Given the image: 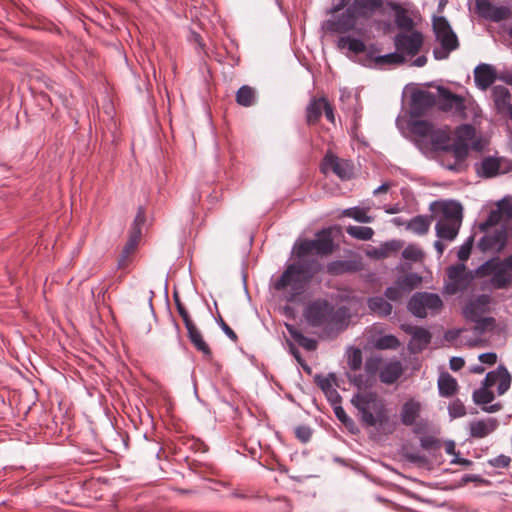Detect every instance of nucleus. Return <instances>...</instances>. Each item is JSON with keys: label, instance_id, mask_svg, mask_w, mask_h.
Returning <instances> with one entry per match:
<instances>
[{"label": "nucleus", "instance_id": "1", "mask_svg": "<svg viewBox=\"0 0 512 512\" xmlns=\"http://www.w3.org/2000/svg\"><path fill=\"white\" fill-rule=\"evenodd\" d=\"M321 269L322 265L317 259H298L286 267L274 283V288L281 292L287 302H298L308 284Z\"/></svg>", "mask_w": 512, "mask_h": 512}, {"label": "nucleus", "instance_id": "2", "mask_svg": "<svg viewBox=\"0 0 512 512\" xmlns=\"http://www.w3.org/2000/svg\"><path fill=\"white\" fill-rule=\"evenodd\" d=\"M303 316L312 327H319L327 337L337 335L345 327V316L342 311L335 310L326 300H315L304 309Z\"/></svg>", "mask_w": 512, "mask_h": 512}, {"label": "nucleus", "instance_id": "3", "mask_svg": "<svg viewBox=\"0 0 512 512\" xmlns=\"http://www.w3.org/2000/svg\"><path fill=\"white\" fill-rule=\"evenodd\" d=\"M351 404L357 409L360 421L368 427H381L389 420L384 399L373 391L353 395Z\"/></svg>", "mask_w": 512, "mask_h": 512}, {"label": "nucleus", "instance_id": "4", "mask_svg": "<svg viewBox=\"0 0 512 512\" xmlns=\"http://www.w3.org/2000/svg\"><path fill=\"white\" fill-rule=\"evenodd\" d=\"M412 131L420 137V145L429 156L437 158L441 153L448 152V131L446 128H438L426 120H417L412 124Z\"/></svg>", "mask_w": 512, "mask_h": 512}, {"label": "nucleus", "instance_id": "5", "mask_svg": "<svg viewBox=\"0 0 512 512\" xmlns=\"http://www.w3.org/2000/svg\"><path fill=\"white\" fill-rule=\"evenodd\" d=\"M434 90L419 89L412 93L410 113L412 117H421L434 109L448 111V89L442 86L432 87Z\"/></svg>", "mask_w": 512, "mask_h": 512}, {"label": "nucleus", "instance_id": "6", "mask_svg": "<svg viewBox=\"0 0 512 512\" xmlns=\"http://www.w3.org/2000/svg\"><path fill=\"white\" fill-rule=\"evenodd\" d=\"M511 380V375L506 367L499 365L496 370L486 374L482 387L473 392V401L478 405L491 403L494 400V393L489 388L498 383L497 392L499 395H503L510 388Z\"/></svg>", "mask_w": 512, "mask_h": 512}, {"label": "nucleus", "instance_id": "7", "mask_svg": "<svg viewBox=\"0 0 512 512\" xmlns=\"http://www.w3.org/2000/svg\"><path fill=\"white\" fill-rule=\"evenodd\" d=\"M473 138H475V128L470 124H463L455 130L454 142L450 144V152L455 162L450 164V171L462 172L467 169L466 159Z\"/></svg>", "mask_w": 512, "mask_h": 512}, {"label": "nucleus", "instance_id": "8", "mask_svg": "<svg viewBox=\"0 0 512 512\" xmlns=\"http://www.w3.org/2000/svg\"><path fill=\"white\" fill-rule=\"evenodd\" d=\"M334 250L331 229H323L316 234L313 240H304L296 247V255L299 259H307L306 256L315 253L317 255H329Z\"/></svg>", "mask_w": 512, "mask_h": 512}, {"label": "nucleus", "instance_id": "9", "mask_svg": "<svg viewBox=\"0 0 512 512\" xmlns=\"http://www.w3.org/2000/svg\"><path fill=\"white\" fill-rule=\"evenodd\" d=\"M443 306L441 298L435 293L417 292L408 302L409 311L419 318L438 313Z\"/></svg>", "mask_w": 512, "mask_h": 512}, {"label": "nucleus", "instance_id": "10", "mask_svg": "<svg viewBox=\"0 0 512 512\" xmlns=\"http://www.w3.org/2000/svg\"><path fill=\"white\" fill-rule=\"evenodd\" d=\"M423 44V36L418 31L400 33L395 37L396 50L405 57L415 56Z\"/></svg>", "mask_w": 512, "mask_h": 512}, {"label": "nucleus", "instance_id": "11", "mask_svg": "<svg viewBox=\"0 0 512 512\" xmlns=\"http://www.w3.org/2000/svg\"><path fill=\"white\" fill-rule=\"evenodd\" d=\"M321 170L326 173L331 170L342 180H349L353 176V165L332 153H327L322 161Z\"/></svg>", "mask_w": 512, "mask_h": 512}, {"label": "nucleus", "instance_id": "12", "mask_svg": "<svg viewBox=\"0 0 512 512\" xmlns=\"http://www.w3.org/2000/svg\"><path fill=\"white\" fill-rule=\"evenodd\" d=\"M433 32L436 40L440 43V48H435L433 53L436 59H445L448 57V21L444 16L433 15Z\"/></svg>", "mask_w": 512, "mask_h": 512}, {"label": "nucleus", "instance_id": "13", "mask_svg": "<svg viewBox=\"0 0 512 512\" xmlns=\"http://www.w3.org/2000/svg\"><path fill=\"white\" fill-rule=\"evenodd\" d=\"M430 210L431 218L437 220V236L440 239H448V201H435L430 204Z\"/></svg>", "mask_w": 512, "mask_h": 512}, {"label": "nucleus", "instance_id": "14", "mask_svg": "<svg viewBox=\"0 0 512 512\" xmlns=\"http://www.w3.org/2000/svg\"><path fill=\"white\" fill-rule=\"evenodd\" d=\"M508 243V233L505 228L495 230L492 234H485L479 241L478 247L481 251H495L500 253Z\"/></svg>", "mask_w": 512, "mask_h": 512}, {"label": "nucleus", "instance_id": "15", "mask_svg": "<svg viewBox=\"0 0 512 512\" xmlns=\"http://www.w3.org/2000/svg\"><path fill=\"white\" fill-rule=\"evenodd\" d=\"M475 5L479 16L494 22L504 20L510 15L509 8L495 7L488 0H476Z\"/></svg>", "mask_w": 512, "mask_h": 512}, {"label": "nucleus", "instance_id": "16", "mask_svg": "<svg viewBox=\"0 0 512 512\" xmlns=\"http://www.w3.org/2000/svg\"><path fill=\"white\" fill-rule=\"evenodd\" d=\"M497 78L496 69L490 64L481 63L474 69L475 84L483 91L487 90Z\"/></svg>", "mask_w": 512, "mask_h": 512}, {"label": "nucleus", "instance_id": "17", "mask_svg": "<svg viewBox=\"0 0 512 512\" xmlns=\"http://www.w3.org/2000/svg\"><path fill=\"white\" fill-rule=\"evenodd\" d=\"M357 18L359 17L349 6L337 19L328 22V29L336 33H346L355 27Z\"/></svg>", "mask_w": 512, "mask_h": 512}, {"label": "nucleus", "instance_id": "18", "mask_svg": "<svg viewBox=\"0 0 512 512\" xmlns=\"http://www.w3.org/2000/svg\"><path fill=\"white\" fill-rule=\"evenodd\" d=\"M512 206V203L501 200L498 203V209L491 210L487 219L479 224V230L481 232H486L490 227L497 225L501 220L502 216L505 215L508 218V214L506 209Z\"/></svg>", "mask_w": 512, "mask_h": 512}, {"label": "nucleus", "instance_id": "19", "mask_svg": "<svg viewBox=\"0 0 512 512\" xmlns=\"http://www.w3.org/2000/svg\"><path fill=\"white\" fill-rule=\"evenodd\" d=\"M403 374V366L400 361H391L381 368L379 379L384 384H393Z\"/></svg>", "mask_w": 512, "mask_h": 512}, {"label": "nucleus", "instance_id": "20", "mask_svg": "<svg viewBox=\"0 0 512 512\" xmlns=\"http://www.w3.org/2000/svg\"><path fill=\"white\" fill-rule=\"evenodd\" d=\"M497 426L498 421L494 418L474 421L470 424V435L473 438H484L491 434L497 428Z\"/></svg>", "mask_w": 512, "mask_h": 512}, {"label": "nucleus", "instance_id": "21", "mask_svg": "<svg viewBox=\"0 0 512 512\" xmlns=\"http://www.w3.org/2000/svg\"><path fill=\"white\" fill-rule=\"evenodd\" d=\"M501 169V160L500 157L488 156L485 157L479 167H476V171L478 175L483 178H493L497 176Z\"/></svg>", "mask_w": 512, "mask_h": 512}, {"label": "nucleus", "instance_id": "22", "mask_svg": "<svg viewBox=\"0 0 512 512\" xmlns=\"http://www.w3.org/2000/svg\"><path fill=\"white\" fill-rule=\"evenodd\" d=\"M511 97L509 89L505 86L496 85L492 88L493 102L499 113L505 112L510 106Z\"/></svg>", "mask_w": 512, "mask_h": 512}, {"label": "nucleus", "instance_id": "23", "mask_svg": "<svg viewBox=\"0 0 512 512\" xmlns=\"http://www.w3.org/2000/svg\"><path fill=\"white\" fill-rule=\"evenodd\" d=\"M463 219V207L460 202L450 200V241L458 234Z\"/></svg>", "mask_w": 512, "mask_h": 512}, {"label": "nucleus", "instance_id": "24", "mask_svg": "<svg viewBox=\"0 0 512 512\" xmlns=\"http://www.w3.org/2000/svg\"><path fill=\"white\" fill-rule=\"evenodd\" d=\"M382 6V0H354L351 8L358 17H367Z\"/></svg>", "mask_w": 512, "mask_h": 512}, {"label": "nucleus", "instance_id": "25", "mask_svg": "<svg viewBox=\"0 0 512 512\" xmlns=\"http://www.w3.org/2000/svg\"><path fill=\"white\" fill-rule=\"evenodd\" d=\"M187 336L190 339L193 346L198 351L203 353V355L206 358L211 359L212 351H211L210 347L208 346V344L204 341L203 336L196 325L187 329Z\"/></svg>", "mask_w": 512, "mask_h": 512}, {"label": "nucleus", "instance_id": "26", "mask_svg": "<svg viewBox=\"0 0 512 512\" xmlns=\"http://www.w3.org/2000/svg\"><path fill=\"white\" fill-rule=\"evenodd\" d=\"M503 265L512 266V256H508L502 261L498 258L487 260L481 266H479L477 269V274L481 277L493 276L496 270Z\"/></svg>", "mask_w": 512, "mask_h": 512}, {"label": "nucleus", "instance_id": "27", "mask_svg": "<svg viewBox=\"0 0 512 512\" xmlns=\"http://www.w3.org/2000/svg\"><path fill=\"white\" fill-rule=\"evenodd\" d=\"M325 98H313L306 108V119L309 125L316 124L321 118L325 107Z\"/></svg>", "mask_w": 512, "mask_h": 512}, {"label": "nucleus", "instance_id": "28", "mask_svg": "<svg viewBox=\"0 0 512 512\" xmlns=\"http://www.w3.org/2000/svg\"><path fill=\"white\" fill-rule=\"evenodd\" d=\"M337 47L341 50L348 49L355 55L364 53L366 51L365 43L357 38L351 36H342L337 41Z\"/></svg>", "mask_w": 512, "mask_h": 512}, {"label": "nucleus", "instance_id": "29", "mask_svg": "<svg viewBox=\"0 0 512 512\" xmlns=\"http://www.w3.org/2000/svg\"><path fill=\"white\" fill-rule=\"evenodd\" d=\"M421 406L418 402L410 400L406 402L401 410L402 423L411 426L419 416Z\"/></svg>", "mask_w": 512, "mask_h": 512}, {"label": "nucleus", "instance_id": "30", "mask_svg": "<svg viewBox=\"0 0 512 512\" xmlns=\"http://www.w3.org/2000/svg\"><path fill=\"white\" fill-rule=\"evenodd\" d=\"M403 247V243L399 240H391L382 244L379 248L373 249L370 255L377 259H385L393 253L399 251Z\"/></svg>", "mask_w": 512, "mask_h": 512}, {"label": "nucleus", "instance_id": "31", "mask_svg": "<svg viewBox=\"0 0 512 512\" xmlns=\"http://www.w3.org/2000/svg\"><path fill=\"white\" fill-rule=\"evenodd\" d=\"M286 328L290 334V336L304 349L308 351H314L317 348V342L312 339L306 337L304 334H302L296 327H294L291 324H286Z\"/></svg>", "mask_w": 512, "mask_h": 512}, {"label": "nucleus", "instance_id": "32", "mask_svg": "<svg viewBox=\"0 0 512 512\" xmlns=\"http://www.w3.org/2000/svg\"><path fill=\"white\" fill-rule=\"evenodd\" d=\"M389 6L395 12L396 25L401 29H412L413 20L408 16L407 11L394 2H389Z\"/></svg>", "mask_w": 512, "mask_h": 512}, {"label": "nucleus", "instance_id": "33", "mask_svg": "<svg viewBox=\"0 0 512 512\" xmlns=\"http://www.w3.org/2000/svg\"><path fill=\"white\" fill-rule=\"evenodd\" d=\"M256 101V91L248 85L240 87L236 93V102L241 106L250 107L253 106Z\"/></svg>", "mask_w": 512, "mask_h": 512}, {"label": "nucleus", "instance_id": "34", "mask_svg": "<svg viewBox=\"0 0 512 512\" xmlns=\"http://www.w3.org/2000/svg\"><path fill=\"white\" fill-rule=\"evenodd\" d=\"M430 338L431 335L427 330L415 327L413 328L412 340L409 346L412 350L420 351L430 342Z\"/></svg>", "mask_w": 512, "mask_h": 512}, {"label": "nucleus", "instance_id": "35", "mask_svg": "<svg viewBox=\"0 0 512 512\" xmlns=\"http://www.w3.org/2000/svg\"><path fill=\"white\" fill-rule=\"evenodd\" d=\"M368 307L379 316H388L392 312V305L380 296L369 298Z\"/></svg>", "mask_w": 512, "mask_h": 512}, {"label": "nucleus", "instance_id": "36", "mask_svg": "<svg viewBox=\"0 0 512 512\" xmlns=\"http://www.w3.org/2000/svg\"><path fill=\"white\" fill-rule=\"evenodd\" d=\"M512 269V266H500L491 278V284L496 289H505L511 282V278L508 275V270Z\"/></svg>", "mask_w": 512, "mask_h": 512}, {"label": "nucleus", "instance_id": "37", "mask_svg": "<svg viewBox=\"0 0 512 512\" xmlns=\"http://www.w3.org/2000/svg\"><path fill=\"white\" fill-rule=\"evenodd\" d=\"M486 304L485 296L482 295L474 301L469 302L464 308L465 316L472 320L478 321L482 313V307Z\"/></svg>", "mask_w": 512, "mask_h": 512}, {"label": "nucleus", "instance_id": "38", "mask_svg": "<svg viewBox=\"0 0 512 512\" xmlns=\"http://www.w3.org/2000/svg\"><path fill=\"white\" fill-rule=\"evenodd\" d=\"M430 221L427 217L416 216L407 224V229L418 235H424L428 232Z\"/></svg>", "mask_w": 512, "mask_h": 512}, {"label": "nucleus", "instance_id": "39", "mask_svg": "<svg viewBox=\"0 0 512 512\" xmlns=\"http://www.w3.org/2000/svg\"><path fill=\"white\" fill-rule=\"evenodd\" d=\"M422 282V277L416 273H409L397 280V285L400 286L404 291H411L418 287Z\"/></svg>", "mask_w": 512, "mask_h": 512}, {"label": "nucleus", "instance_id": "40", "mask_svg": "<svg viewBox=\"0 0 512 512\" xmlns=\"http://www.w3.org/2000/svg\"><path fill=\"white\" fill-rule=\"evenodd\" d=\"M453 110L460 118H466V99L450 92V111Z\"/></svg>", "mask_w": 512, "mask_h": 512}, {"label": "nucleus", "instance_id": "41", "mask_svg": "<svg viewBox=\"0 0 512 512\" xmlns=\"http://www.w3.org/2000/svg\"><path fill=\"white\" fill-rule=\"evenodd\" d=\"M346 232L350 236L360 240H370L374 235L373 229L365 226H348Z\"/></svg>", "mask_w": 512, "mask_h": 512}, {"label": "nucleus", "instance_id": "42", "mask_svg": "<svg viewBox=\"0 0 512 512\" xmlns=\"http://www.w3.org/2000/svg\"><path fill=\"white\" fill-rule=\"evenodd\" d=\"M402 257L405 260L419 262L422 261L424 257V252L421 248L415 244L408 245L402 252Z\"/></svg>", "mask_w": 512, "mask_h": 512}, {"label": "nucleus", "instance_id": "43", "mask_svg": "<svg viewBox=\"0 0 512 512\" xmlns=\"http://www.w3.org/2000/svg\"><path fill=\"white\" fill-rule=\"evenodd\" d=\"M403 62H405V57L401 55L397 50L394 53L378 56L375 58V63L377 65H393L401 64Z\"/></svg>", "mask_w": 512, "mask_h": 512}, {"label": "nucleus", "instance_id": "44", "mask_svg": "<svg viewBox=\"0 0 512 512\" xmlns=\"http://www.w3.org/2000/svg\"><path fill=\"white\" fill-rule=\"evenodd\" d=\"M400 345L399 340L393 335H385L378 338L375 342L377 349H396Z\"/></svg>", "mask_w": 512, "mask_h": 512}, {"label": "nucleus", "instance_id": "45", "mask_svg": "<svg viewBox=\"0 0 512 512\" xmlns=\"http://www.w3.org/2000/svg\"><path fill=\"white\" fill-rule=\"evenodd\" d=\"M350 271V263L346 261H333L327 265V273L330 275H340Z\"/></svg>", "mask_w": 512, "mask_h": 512}, {"label": "nucleus", "instance_id": "46", "mask_svg": "<svg viewBox=\"0 0 512 512\" xmlns=\"http://www.w3.org/2000/svg\"><path fill=\"white\" fill-rule=\"evenodd\" d=\"M383 367V362L380 357L372 356L365 361V371L370 375H375L377 372L380 373Z\"/></svg>", "mask_w": 512, "mask_h": 512}, {"label": "nucleus", "instance_id": "47", "mask_svg": "<svg viewBox=\"0 0 512 512\" xmlns=\"http://www.w3.org/2000/svg\"><path fill=\"white\" fill-rule=\"evenodd\" d=\"M136 246H134L132 243H126L120 257L118 259V267L121 269H124L128 266L130 262V255L135 251Z\"/></svg>", "mask_w": 512, "mask_h": 512}, {"label": "nucleus", "instance_id": "48", "mask_svg": "<svg viewBox=\"0 0 512 512\" xmlns=\"http://www.w3.org/2000/svg\"><path fill=\"white\" fill-rule=\"evenodd\" d=\"M422 448L428 451H436L440 449V441L432 435H423L420 437Z\"/></svg>", "mask_w": 512, "mask_h": 512}, {"label": "nucleus", "instance_id": "49", "mask_svg": "<svg viewBox=\"0 0 512 512\" xmlns=\"http://www.w3.org/2000/svg\"><path fill=\"white\" fill-rule=\"evenodd\" d=\"M344 215L355 219L361 223H369L371 222V217L366 214V212L359 208H350L345 210Z\"/></svg>", "mask_w": 512, "mask_h": 512}, {"label": "nucleus", "instance_id": "50", "mask_svg": "<svg viewBox=\"0 0 512 512\" xmlns=\"http://www.w3.org/2000/svg\"><path fill=\"white\" fill-rule=\"evenodd\" d=\"M348 365L351 370L357 371L362 366V352L359 348H355L351 351L348 357Z\"/></svg>", "mask_w": 512, "mask_h": 512}, {"label": "nucleus", "instance_id": "51", "mask_svg": "<svg viewBox=\"0 0 512 512\" xmlns=\"http://www.w3.org/2000/svg\"><path fill=\"white\" fill-rule=\"evenodd\" d=\"M405 458L414 464H417L419 467H426L429 464L426 456L420 454L419 452H406Z\"/></svg>", "mask_w": 512, "mask_h": 512}, {"label": "nucleus", "instance_id": "52", "mask_svg": "<svg viewBox=\"0 0 512 512\" xmlns=\"http://www.w3.org/2000/svg\"><path fill=\"white\" fill-rule=\"evenodd\" d=\"M450 455L453 456V458L450 459V464H459L464 467H470L473 464L471 460L461 458L459 454L455 452V443L453 441H450Z\"/></svg>", "mask_w": 512, "mask_h": 512}, {"label": "nucleus", "instance_id": "53", "mask_svg": "<svg viewBox=\"0 0 512 512\" xmlns=\"http://www.w3.org/2000/svg\"><path fill=\"white\" fill-rule=\"evenodd\" d=\"M473 241V237H469L458 250L457 255L460 261H466L469 258L473 246Z\"/></svg>", "mask_w": 512, "mask_h": 512}, {"label": "nucleus", "instance_id": "54", "mask_svg": "<svg viewBox=\"0 0 512 512\" xmlns=\"http://www.w3.org/2000/svg\"><path fill=\"white\" fill-rule=\"evenodd\" d=\"M317 384L326 395L334 394L336 399H340L339 393L333 388L329 378H321L317 381Z\"/></svg>", "mask_w": 512, "mask_h": 512}, {"label": "nucleus", "instance_id": "55", "mask_svg": "<svg viewBox=\"0 0 512 512\" xmlns=\"http://www.w3.org/2000/svg\"><path fill=\"white\" fill-rule=\"evenodd\" d=\"M489 465L495 468H508L511 463V458L507 455L501 454L495 458L488 460Z\"/></svg>", "mask_w": 512, "mask_h": 512}, {"label": "nucleus", "instance_id": "56", "mask_svg": "<svg viewBox=\"0 0 512 512\" xmlns=\"http://www.w3.org/2000/svg\"><path fill=\"white\" fill-rule=\"evenodd\" d=\"M466 414V408L460 400H455L450 405V417L457 418L462 417Z\"/></svg>", "mask_w": 512, "mask_h": 512}, {"label": "nucleus", "instance_id": "57", "mask_svg": "<svg viewBox=\"0 0 512 512\" xmlns=\"http://www.w3.org/2000/svg\"><path fill=\"white\" fill-rule=\"evenodd\" d=\"M295 435L301 442L306 443L310 440L312 432L307 426H298L295 428Z\"/></svg>", "mask_w": 512, "mask_h": 512}, {"label": "nucleus", "instance_id": "58", "mask_svg": "<svg viewBox=\"0 0 512 512\" xmlns=\"http://www.w3.org/2000/svg\"><path fill=\"white\" fill-rule=\"evenodd\" d=\"M403 291L404 290L402 288H400L399 285L394 286V287H389L385 291V296L391 301H398L402 298Z\"/></svg>", "mask_w": 512, "mask_h": 512}, {"label": "nucleus", "instance_id": "59", "mask_svg": "<svg viewBox=\"0 0 512 512\" xmlns=\"http://www.w3.org/2000/svg\"><path fill=\"white\" fill-rule=\"evenodd\" d=\"M177 311H178L179 315L181 316L186 329H189V328L195 326V323L191 319V316L184 305L178 304Z\"/></svg>", "mask_w": 512, "mask_h": 512}, {"label": "nucleus", "instance_id": "60", "mask_svg": "<svg viewBox=\"0 0 512 512\" xmlns=\"http://www.w3.org/2000/svg\"><path fill=\"white\" fill-rule=\"evenodd\" d=\"M218 324L222 328L223 332L230 338L233 342H237L238 336L237 334L229 327V325L223 320L221 316H218Z\"/></svg>", "mask_w": 512, "mask_h": 512}, {"label": "nucleus", "instance_id": "61", "mask_svg": "<svg viewBox=\"0 0 512 512\" xmlns=\"http://www.w3.org/2000/svg\"><path fill=\"white\" fill-rule=\"evenodd\" d=\"M413 425H414V428H413L414 433L421 435V436L426 435V433H428L431 430L430 424L424 420L415 421V423Z\"/></svg>", "mask_w": 512, "mask_h": 512}, {"label": "nucleus", "instance_id": "62", "mask_svg": "<svg viewBox=\"0 0 512 512\" xmlns=\"http://www.w3.org/2000/svg\"><path fill=\"white\" fill-rule=\"evenodd\" d=\"M439 392L443 397H448V373H442L438 381Z\"/></svg>", "mask_w": 512, "mask_h": 512}, {"label": "nucleus", "instance_id": "63", "mask_svg": "<svg viewBox=\"0 0 512 512\" xmlns=\"http://www.w3.org/2000/svg\"><path fill=\"white\" fill-rule=\"evenodd\" d=\"M479 360L483 364L494 365L497 362V355L494 352L483 353L479 356Z\"/></svg>", "mask_w": 512, "mask_h": 512}, {"label": "nucleus", "instance_id": "64", "mask_svg": "<svg viewBox=\"0 0 512 512\" xmlns=\"http://www.w3.org/2000/svg\"><path fill=\"white\" fill-rule=\"evenodd\" d=\"M334 412L336 417L341 421L343 424L347 425L348 423H352V420L348 417L345 410L341 406H336L334 408Z\"/></svg>", "mask_w": 512, "mask_h": 512}]
</instances>
